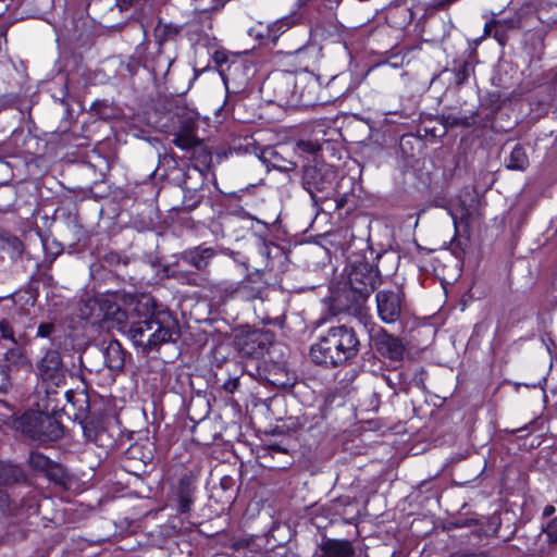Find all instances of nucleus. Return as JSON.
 <instances>
[{
    "instance_id": "9",
    "label": "nucleus",
    "mask_w": 557,
    "mask_h": 557,
    "mask_svg": "<svg viewBox=\"0 0 557 557\" xmlns=\"http://www.w3.org/2000/svg\"><path fill=\"white\" fill-rule=\"evenodd\" d=\"M377 281L376 272L369 264L355 265L349 273L348 282L351 289L366 299L374 290Z\"/></svg>"
},
{
    "instance_id": "10",
    "label": "nucleus",
    "mask_w": 557,
    "mask_h": 557,
    "mask_svg": "<svg viewBox=\"0 0 557 557\" xmlns=\"http://www.w3.org/2000/svg\"><path fill=\"white\" fill-rule=\"evenodd\" d=\"M38 374L46 383L59 386L64 380V368L61 355L57 350H48L37 366Z\"/></svg>"
},
{
    "instance_id": "23",
    "label": "nucleus",
    "mask_w": 557,
    "mask_h": 557,
    "mask_svg": "<svg viewBox=\"0 0 557 557\" xmlns=\"http://www.w3.org/2000/svg\"><path fill=\"white\" fill-rule=\"evenodd\" d=\"M473 71L474 69L470 61L465 60L458 62L457 66L454 69L456 85L461 86L465 84Z\"/></svg>"
},
{
    "instance_id": "30",
    "label": "nucleus",
    "mask_w": 557,
    "mask_h": 557,
    "mask_svg": "<svg viewBox=\"0 0 557 557\" xmlns=\"http://www.w3.org/2000/svg\"><path fill=\"white\" fill-rule=\"evenodd\" d=\"M296 146L301 152L310 154H314L321 149V146L317 140L300 139L296 143Z\"/></svg>"
},
{
    "instance_id": "13",
    "label": "nucleus",
    "mask_w": 557,
    "mask_h": 557,
    "mask_svg": "<svg viewBox=\"0 0 557 557\" xmlns=\"http://www.w3.org/2000/svg\"><path fill=\"white\" fill-rule=\"evenodd\" d=\"M215 256V250L211 247H196L194 249L186 250L182 253L181 259L183 262L194 267L195 269L202 271L208 265L210 260Z\"/></svg>"
},
{
    "instance_id": "6",
    "label": "nucleus",
    "mask_w": 557,
    "mask_h": 557,
    "mask_svg": "<svg viewBox=\"0 0 557 557\" xmlns=\"http://www.w3.org/2000/svg\"><path fill=\"white\" fill-rule=\"evenodd\" d=\"M376 311L382 322H396L403 310L404 294L400 290H380L375 295Z\"/></svg>"
},
{
    "instance_id": "20",
    "label": "nucleus",
    "mask_w": 557,
    "mask_h": 557,
    "mask_svg": "<svg viewBox=\"0 0 557 557\" xmlns=\"http://www.w3.org/2000/svg\"><path fill=\"white\" fill-rule=\"evenodd\" d=\"M0 249L7 251L12 259L21 258L24 252L22 240L9 233H0Z\"/></svg>"
},
{
    "instance_id": "4",
    "label": "nucleus",
    "mask_w": 557,
    "mask_h": 557,
    "mask_svg": "<svg viewBox=\"0 0 557 557\" xmlns=\"http://www.w3.org/2000/svg\"><path fill=\"white\" fill-rule=\"evenodd\" d=\"M20 428L32 438L40 442L57 441L63 435L62 424L52 416L40 411H29L22 416Z\"/></svg>"
},
{
    "instance_id": "26",
    "label": "nucleus",
    "mask_w": 557,
    "mask_h": 557,
    "mask_svg": "<svg viewBox=\"0 0 557 557\" xmlns=\"http://www.w3.org/2000/svg\"><path fill=\"white\" fill-rule=\"evenodd\" d=\"M173 144L181 149L187 150L197 147L200 144V140L193 134L182 133L174 137Z\"/></svg>"
},
{
    "instance_id": "3",
    "label": "nucleus",
    "mask_w": 557,
    "mask_h": 557,
    "mask_svg": "<svg viewBox=\"0 0 557 557\" xmlns=\"http://www.w3.org/2000/svg\"><path fill=\"white\" fill-rule=\"evenodd\" d=\"M178 29L173 26L163 25L156 29L157 51L147 60V66H150L154 76L165 77L172 64L176 60L175 37Z\"/></svg>"
},
{
    "instance_id": "17",
    "label": "nucleus",
    "mask_w": 557,
    "mask_h": 557,
    "mask_svg": "<svg viewBox=\"0 0 557 557\" xmlns=\"http://www.w3.org/2000/svg\"><path fill=\"white\" fill-rule=\"evenodd\" d=\"M262 161L267 164L268 168L277 170L280 172H290L297 168L295 162L283 158L278 152L272 149L263 152Z\"/></svg>"
},
{
    "instance_id": "42",
    "label": "nucleus",
    "mask_w": 557,
    "mask_h": 557,
    "mask_svg": "<svg viewBox=\"0 0 557 557\" xmlns=\"http://www.w3.org/2000/svg\"><path fill=\"white\" fill-rule=\"evenodd\" d=\"M541 555H542V557H546V556L549 555V553H544V552L541 550Z\"/></svg>"
},
{
    "instance_id": "24",
    "label": "nucleus",
    "mask_w": 557,
    "mask_h": 557,
    "mask_svg": "<svg viewBox=\"0 0 557 557\" xmlns=\"http://www.w3.org/2000/svg\"><path fill=\"white\" fill-rule=\"evenodd\" d=\"M28 462L33 469L45 473L49 468H51V463L53 461L41 453L32 451L29 454Z\"/></svg>"
},
{
    "instance_id": "27",
    "label": "nucleus",
    "mask_w": 557,
    "mask_h": 557,
    "mask_svg": "<svg viewBox=\"0 0 557 557\" xmlns=\"http://www.w3.org/2000/svg\"><path fill=\"white\" fill-rule=\"evenodd\" d=\"M309 53H314L313 46H308L307 44H301L299 47H297L293 51H286V54L290 57H295L296 60L299 62V64H304L305 67H308V64L306 63V59Z\"/></svg>"
},
{
    "instance_id": "11",
    "label": "nucleus",
    "mask_w": 557,
    "mask_h": 557,
    "mask_svg": "<svg viewBox=\"0 0 557 557\" xmlns=\"http://www.w3.org/2000/svg\"><path fill=\"white\" fill-rule=\"evenodd\" d=\"M196 476L191 473H185L180 479L174 488L173 499L176 504V510L180 513L190 511L195 502Z\"/></svg>"
},
{
    "instance_id": "29",
    "label": "nucleus",
    "mask_w": 557,
    "mask_h": 557,
    "mask_svg": "<svg viewBox=\"0 0 557 557\" xmlns=\"http://www.w3.org/2000/svg\"><path fill=\"white\" fill-rule=\"evenodd\" d=\"M443 122L445 126H470V119L468 116H456L454 114L443 115Z\"/></svg>"
},
{
    "instance_id": "22",
    "label": "nucleus",
    "mask_w": 557,
    "mask_h": 557,
    "mask_svg": "<svg viewBox=\"0 0 557 557\" xmlns=\"http://www.w3.org/2000/svg\"><path fill=\"white\" fill-rule=\"evenodd\" d=\"M81 424L85 438L89 442L97 443L101 433L100 423L94 419L86 418Z\"/></svg>"
},
{
    "instance_id": "19",
    "label": "nucleus",
    "mask_w": 557,
    "mask_h": 557,
    "mask_svg": "<svg viewBox=\"0 0 557 557\" xmlns=\"http://www.w3.org/2000/svg\"><path fill=\"white\" fill-rule=\"evenodd\" d=\"M505 162L506 168L512 171H525L530 163L527 151L524 147L520 144H517L512 148L508 159H506Z\"/></svg>"
},
{
    "instance_id": "39",
    "label": "nucleus",
    "mask_w": 557,
    "mask_h": 557,
    "mask_svg": "<svg viewBox=\"0 0 557 557\" xmlns=\"http://www.w3.org/2000/svg\"><path fill=\"white\" fill-rule=\"evenodd\" d=\"M269 450L270 451H275V453H286V449L280 447L278 445H271V446H269Z\"/></svg>"
},
{
    "instance_id": "38",
    "label": "nucleus",
    "mask_w": 557,
    "mask_h": 557,
    "mask_svg": "<svg viewBox=\"0 0 557 557\" xmlns=\"http://www.w3.org/2000/svg\"><path fill=\"white\" fill-rule=\"evenodd\" d=\"M272 383H273L274 385H282V386H284V385H287V384H288V380H283V379H281V377H276V379H273V380H272Z\"/></svg>"
},
{
    "instance_id": "31",
    "label": "nucleus",
    "mask_w": 557,
    "mask_h": 557,
    "mask_svg": "<svg viewBox=\"0 0 557 557\" xmlns=\"http://www.w3.org/2000/svg\"><path fill=\"white\" fill-rule=\"evenodd\" d=\"M45 474L54 482H61L64 478L63 468L55 462L51 463V468L45 472Z\"/></svg>"
},
{
    "instance_id": "41",
    "label": "nucleus",
    "mask_w": 557,
    "mask_h": 557,
    "mask_svg": "<svg viewBox=\"0 0 557 557\" xmlns=\"http://www.w3.org/2000/svg\"><path fill=\"white\" fill-rule=\"evenodd\" d=\"M383 379L391 388H394V383L392 382L389 376L383 375Z\"/></svg>"
},
{
    "instance_id": "7",
    "label": "nucleus",
    "mask_w": 557,
    "mask_h": 557,
    "mask_svg": "<svg viewBox=\"0 0 557 557\" xmlns=\"http://www.w3.org/2000/svg\"><path fill=\"white\" fill-rule=\"evenodd\" d=\"M333 177V171L324 165H306L302 171V185L315 201L317 193H323L331 188Z\"/></svg>"
},
{
    "instance_id": "34",
    "label": "nucleus",
    "mask_w": 557,
    "mask_h": 557,
    "mask_svg": "<svg viewBox=\"0 0 557 557\" xmlns=\"http://www.w3.org/2000/svg\"><path fill=\"white\" fill-rule=\"evenodd\" d=\"M140 0H115V7L121 11H127Z\"/></svg>"
},
{
    "instance_id": "12",
    "label": "nucleus",
    "mask_w": 557,
    "mask_h": 557,
    "mask_svg": "<svg viewBox=\"0 0 557 557\" xmlns=\"http://www.w3.org/2000/svg\"><path fill=\"white\" fill-rule=\"evenodd\" d=\"M86 308L90 309L92 323L113 320L121 324L127 320V313L123 311L117 304L108 299L89 300Z\"/></svg>"
},
{
    "instance_id": "5",
    "label": "nucleus",
    "mask_w": 557,
    "mask_h": 557,
    "mask_svg": "<svg viewBox=\"0 0 557 557\" xmlns=\"http://www.w3.org/2000/svg\"><path fill=\"white\" fill-rule=\"evenodd\" d=\"M372 346L376 354L392 362H400L405 354L403 341L387 333L383 327H379L370 335Z\"/></svg>"
},
{
    "instance_id": "44",
    "label": "nucleus",
    "mask_w": 557,
    "mask_h": 557,
    "mask_svg": "<svg viewBox=\"0 0 557 557\" xmlns=\"http://www.w3.org/2000/svg\"><path fill=\"white\" fill-rule=\"evenodd\" d=\"M67 395H69V391H65V392L63 393V396H67Z\"/></svg>"
},
{
    "instance_id": "2",
    "label": "nucleus",
    "mask_w": 557,
    "mask_h": 557,
    "mask_svg": "<svg viewBox=\"0 0 557 557\" xmlns=\"http://www.w3.org/2000/svg\"><path fill=\"white\" fill-rule=\"evenodd\" d=\"M360 342L354 329L346 325L333 326L311 346L310 357L317 364L337 367L356 357Z\"/></svg>"
},
{
    "instance_id": "28",
    "label": "nucleus",
    "mask_w": 557,
    "mask_h": 557,
    "mask_svg": "<svg viewBox=\"0 0 557 557\" xmlns=\"http://www.w3.org/2000/svg\"><path fill=\"white\" fill-rule=\"evenodd\" d=\"M0 334L2 339L9 341L13 345L17 344L12 323L5 318L0 319Z\"/></svg>"
},
{
    "instance_id": "15",
    "label": "nucleus",
    "mask_w": 557,
    "mask_h": 557,
    "mask_svg": "<svg viewBox=\"0 0 557 557\" xmlns=\"http://www.w3.org/2000/svg\"><path fill=\"white\" fill-rule=\"evenodd\" d=\"M104 364L112 371H120L125 363V354L121 344L113 339L110 341L103 350Z\"/></svg>"
},
{
    "instance_id": "32",
    "label": "nucleus",
    "mask_w": 557,
    "mask_h": 557,
    "mask_svg": "<svg viewBox=\"0 0 557 557\" xmlns=\"http://www.w3.org/2000/svg\"><path fill=\"white\" fill-rule=\"evenodd\" d=\"M545 534L548 543L553 544L557 542V518L549 521L545 528Z\"/></svg>"
},
{
    "instance_id": "36",
    "label": "nucleus",
    "mask_w": 557,
    "mask_h": 557,
    "mask_svg": "<svg viewBox=\"0 0 557 557\" xmlns=\"http://www.w3.org/2000/svg\"><path fill=\"white\" fill-rule=\"evenodd\" d=\"M493 34H494V24H493V20H491L484 26V36H493Z\"/></svg>"
},
{
    "instance_id": "21",
    "label": "nucleus",
    "mask_w": 557,
    "mask_h": 557,
    "mask_svg": "<svg viewBox=\"0 0 557 557\" xmlns=\"http://www.w3.org/2000/svg\"><path fill=\"white\" fill-rule=\"evenodd\" d=\"M493 24H494L493 37L500 45H504L507 32L517 26V20H515V18H509V20L493 18Z\"/></svg>"
},
{
    "instance_id": "18",
    "label": "nucleus",
    "mask_w": 557,
    "mask_h": 557,
    "mask_svg": "<svg viewBox=\"0 0 557 557\" xmlns=\"http://www.w3.org/2000/svg\"><path fill=\"white\" fill-rule=\"evenodd\" d=\"M24 480L25 474L18 466L0 461V486L20 483Z\"/></svg>"
},
{
    "instance_id": "8",
    "label": "nucleus",
    "mask_w": 557,
    "mask_h": 557,
    "mask_svg": "<svg viewBox=\"0 0 557 557\" xmlns=\"http://www.w3.org/2000/svg\"><path fill=\"white\" fill-rule=\"evenodd\" d=\"M271 343L269 332L253 330L236 337L238 350L249 358H260Z\"/></svg>"
},
{
    "instance_id": "37",
    "label": "nucleus",
    "mask_w": 557,
    "mask_h": 557,
    "mask_svg": "<svg viewBox=\"0 0 557 557\" xmlns=\"http://www.w3.org/2000/svg\"><path fill=\"white\" fill-rule=\"evenodd\" d=\"M555 512V507L552 505H548L544 508L543 515L548 517L552 516Z\"/></svg>"
},
{
    "instance_id": "1",
    "label": "nucleus",
    "mask_w": 557,
    "mask_h": 557,
    "mask_svg": "<svg viewBox=\"0 0 557 557\" xmlns=\"http://www.w3.org/2000/svg\"><path fill=\"white\" fill-rule=\"evenodd\" d=\"M131 314L137 320L131 322L129 337L144 352L152 351L171 342L177 333L176 320L166 311L156 312L150 297L137 300L132 307Z\"/></svg>"
},
{
    "instance_id": "33",
    "label": "nucleus",
    "mask_w": 557,
    "mask_h": 557,
    "mask_svg": "<svg viewBox=\"0 0 557 557\" xmlns=\"http://www.w3.org/2000/svg\"><path fill=\"white\" fill-rule=\"evenodd\" d=\"M54 324L52 322L40 323L37 329L38 337H49L54 332Z\"/></svg>"
},
{
    "instance_id": "25",
    "label": "nucleus",
    "mask_w": 557,
    "mask_h": 557,
    "mask_svg": "<svg viewBox=\"0 0 557 557\" xmlns=\"http://www.w3.org/2000/svg\"><path fill=\"white\" fill-rule=\"evenodd\" d=\"M194 9L198 12L209 13L221 10L225 1L224 0H193Z\"/></svg>"
},
{
    "instance_id": "14",
    "label": "nucleus",
    "mask_w": 557,
    "mask_h": 557,
    "mask_svg": "<svg viewBox=\"0 0 557 557\" xmlns=\"http://www.w3.org/2000/svg\"><path fill=\"white\" fill-rule=\"evenodd\" d=\"M355 550L349 541L326 540L320 545L317 557H354Z\"/></svg>"
},
{
    "instance_id": "35",
    "label": "nucleus",
    "mask_w": 557,
    "mask_h": 557,
    "mask_svg": "<svg viewBox=\"0 0 557 557\" xmlns=\"http://www.w3.org/2000/svg\"><path fill=\"white\" fill-rule=\"evenodd\" d=\"M9 386L7 373L3 369H0V392L5 391Z\"/></svg>"
},
{
    "instance_id": "43",
    "label": "nucleus",
    "mask_w": 557,
    "mask_h": 557,
    "mask_svg": "<svg viewBox=\"0 0 557 557\" xmlns=\"http://www.w3.org/2000/svg\"><path fill=\"white\" fill-rule=\"evenodd\" d=\"M307 0H298L299 4L302 5Z\"/></svg>"
},
{
    "instance_id": "40",
    "label": "nucleus",
    "mask_w": 557,
    "mask_h": 557,
    "mask_svg": "<svg viewBox=\"0 0 557 557\" xmlns=\"http://www.w3.org/2000/svg\"><path fill=\"white\" fill-rule=\"evenodd\" d=\"M248 545V542L247 541H240V542H236L234 543V548L238 549L239 547H244V546H247Z\"/></svg>"
},
{
    "instance_id": "16",
    "label": "nucleus",
    "mask_w": 557,
    "mask_h": 557,
    "mask_svg": "<svg viewBox=\"0 0 557 557\" xmlns=\"http://www.w3.org/2000/svg\"><path fill=\"white\" fill-rule=\"evenodd\" d=\"M295 88L299 89V98L305 104L314 102V92L318 88V82L310 75L300 76L294 83Z\"/></svg>"
}]
</instances>
